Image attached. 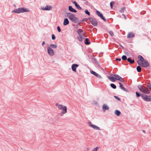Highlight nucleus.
<instances>
[{
    "label": "nucleus",
    "mask_w": 151,
    "mask_h": 151,
    "mask_svg": "<svg viewBox=\"0 0 151 151\" xmlns=\"http://www.w3.org/2000/svg\"><path fill=\"white\" fill-rule=\"evenodd\" d=\"M114 113L117 116H118L121 113L119 111L117 110H116L115 111Z\"/></svg>",
    "instance_id": "23"
},
{
    "label": "nucleus",
    "mask_w": 151,
    "mask_h": 151,
    "mask_svg": "<svg viewBox=\"0 0 151 151\" xmlns=\"http://www.w3.org/2000/svg\"><path fill=\"white\" fill-rule=\"evenodd\" d=\"M114 89H116V86L113 83H111L110 85Z\"/></svg>",
    "instance_id": "29"
},
{
    "label": "nucleus",
    "mask_w": 151,
    "mask_h": 151,
    "mask_svg": "<svg viewBox=\"0 0 151 151\" xmlns=\"http://www.w3.org/2000/svg\"><path fill=\"white\" fill-rule=\"evenodd\" d=\"M57 29L58 32H61V29L60 27L59 26H58L57 27Z\"/></svg>",
    "instance_id": "39"
},
{
    "label": "nucleus",
    "mask_w": 151,
    "mask_h": 151,
    "mask_svg": "<svg viewBox=\"0 0 151 151\" xmlns=\"http://www.w3.org/2000/svg\"><path fill=\"white\" fill-rule=\"evenodd\" d=\"M142 61H143L141 60H138L137 61V63L138 65L141 66Z\"/></svg>",
    "instance_id": "32"
},
{
    "label": "nucleus",
    "mask_w": 151,
    "mask_h": 151,
    "mask_svg": "<svg viewBox=\"0 0 151 151\" xmlns=\"http://www.w3.org/2000/svg\"><path fill=\"white\" fill-rule=\"evenodd\" d=\"M113 76L115 78L116 80H118L122 82L124 81V80L120 76L117 74H114Z\"/></svg>",
    "instance_id": "11"
},
{
    "label": "nucleus",
    "mask_w": 151,
    "mask_h": 151,
    "mask_svg": "<svg viewBox=\"0 0 151 151\" xmlns=\"http://www.w3.org/2000/svg\"><path fill=\"white\" fill-rule=\"evenodd\" d=\"M45 44V41H43L42 43V45L43 46Z\"/></svg>",
    "instance_id": "46"
},
{
    "label": "nucleus",
    "mask_w": 151,
    "mask_h": 151,
    "mask_svg": "<svg viewBox=\"0 0 151 151\" xmlns=\"http://www.w3.org/2000/svg\"><path fill=\"white\" fill-rule=\"evenodd\" d=\"M138 58L139 59V60H141L143 61V60H144V58H143V57L141 55H139L138 56Z\"/></svg>",
    "instance_id": "30"
},
{
    "label": "nucleus",
    "mask_w": 151,
    "mask_h": 151,
    "mask_svg": "<svg viewBox=\"0 0 151 151\" xmlns=\"http://www.w3.org/2000/svg\"><path fill=\"white\" fill-rule=\"evenodd\" d=\"M79 66L78 65L76 64H73L71 68L72 70L74 72H76V68L77 67H78Z\"/></svg>",
    "instance_id": "13"
},
{
    "label": "nucleus",
    "mask_w": 151,
    "mask_h": 151,
    "mask_svg": "<svg viewBox=\"0 0 151 151\" xmlns=\"http://www.w3.org/2000/svg\"><path fill=\"white\" fill-rule=\"evenodd\" d=\"M66 14L68 18L72 22L76 23L79 21L78 18L75 17V15L72 13L70 12L67 13Z\"/></svg>",
    "instance_id": "3"
},
{
    "label": "nucleus",
    "mask_w": 151,
    "mask_h": 151,
    "mask_svg": "<svg viewBox=\"0 0 151 151\" xmlns=\"http://www.w3.org/2000/svg\"><path fill=\"white\" fill-rule=\"evenodd\" d=\"M137 71L139 72H140L141 71V68L139 66H138L137 67Z\"/></svg>",
    "instance_id": "27"
},
{
    "label": "nucleus",
    "mask_w": 151,
    "mask_h": 151,
    "mask_svg": "<svg viewBox=\"0 0 151 151\" xmlns=\"http://www.w3.org/2000/svg\"><path fill=\"white\" fill-rule=\"evenodd\" d=\"M121 58H116V61H117L118 60L119 61H120L121 60Z\"/></svg>",
    "instance_id": "45"
},
{
    "label": "nucleus",
    "mask_w": 151,
    "mask_h": 151,
    "mask_svg": "<svg viewBox=\"0 0 151 151\" xmlns=\"http://www.w3.org/2000/svg\"><path fill=\"white\" fill-rule=\"evenodd\" d=\"M108 78L112 82H115L116 81L115 78L113 76H108Z\"/></svg>",
    "instance_id": "19"
},
{
    "label": "nucleus",
    "mask_w": 151,
    "mask_h": 151,
    "mask_svg": "<svg viewBox=\"0 0 151 151\" xmlns=\"http://www.w3.org/2000/svg\"><path fill=\"white\" fill-rule=\"evenodd\" d=\"M52 38L53 40H54L55 39V37L54 34H52Z\"/></svg>",
    "instance_id": "38"
},
{
    "label": "nucleus",
    "mask_w": 151,
    "mask_h": 151,
    "mask_svg": "<svg viewBox=\"0 0 151 151\" xmlns=\"http://www.w3.org/2000/svg\"><path fill=\"white\" fill-rule=\"evenodd\" d=\"M85 13L86 14L88 15H90V13L87 10H85Z\"/></svg>",
    "instance_id": "33"
},
{
    "label": "nucleus",
    "mask_w": 151,
    "mask_h": 151,
    "mask_svg": "<svg viewBox=\"0 0 151 151\" xmlns=\"http://www.w3.org/2000/svg\"><path fill=\"white\" fill-rule=\"evenodd\" d=\"M127 60L128 62H130V63L131 64L133 63L134 62V59L132 60L130 58H128L127 59Z\"/></svg>",
    "instance_id": "24"
},
{
    "label": "nucleus",
    "mask_w": 151,
    "mask_h": 151,
    "mask_svg": "<svg viewBox=\"0 0 151 151\" xmlns=\"http://www.w3.org/2000/svg\"><path fill=\"white\" fill-rule=\"evenodd\" d=\"M135 37V35L132 32H129L127 35V38H131L134 37Z\"/></svg>",
    "instance_id": "15"
},
{
    "label": "nucleus",
    "mask_w": 151,
    "mask_h": 151,
    "mask_svg": "<svg viewBox=\"0 0 151 151\" xmlns=\"http://www.w3.org/2000/svg\"><path fill=\"white\" fill-rule=\"evenodd\" d=\"M114 97L116 99H117L118 100H120V99L118 97V96H114Z\"/></svg>",
    "instance_id": "41"
},
{
    "label": "nucleus",
    "mask_w": 151,
    "mask_h": 151,
    "mask_svg": "<svg viewBox=\"0 0 151 151\" xmlns=\"http://www.w3.org/2000/svg\"><path fill=\"white\" fill-rule=\"evenodd\" d=\"M96 12L97 14L99 17H100V18L103 20L104 21L106 22V19L105 18L102 14L98 10H96Z\"/></svg>",
    "instance_id": "9"
},
{
    "label": "nucleus",
    "mask_w": 151,
    "mask_h": 151,
    "mask_svg": "<svg viewBox=\"0 0 151 151\" xmlns=\"http://www.w3.org/2000/svg\"><path fill=\"white\" fill-rule=\"evenodd\" d=\"M119 84L120 85L119 87L120 88L123 90L124 91H125L127 92L128 90L125 89L123 87V85L121 83V82H119Z\"/></svg>",
    "instance_id": "17"
},
{
    "label": "nucleus",
    "mask_w": 151,
    "mask_h": 151,
    "mask_svg": "<svg viewBox=\"0 0 151 151\" xmlns=\"http://www.w3.org/2000/svg\"><path fill=\"white\" fill-rule=\"evenodd\" d=\"M90 73L93 75H95V76H96L97 77L99 78H102V77L100 75H99L97 73H96V72H95L93 70H91Z\"/></svg>",
    "instance_id": "14"
},
{
    "label": "nucleus",
    "mask_w": 151,
    "mask_h": 151,
    "mask_svg": "<svg viewBox=\"0 0 151 151\" xmlns=\"http://www.w3.org/2000/svg\"><path fill=\"white\" fill-rule=\"evenodd\" d=\"M50 47L52 48H56L57 47V46L56 45L54 44H51L50 45Z\"/></svg>",
    "instance_id": "26"
},
{
    "label": "nucleus",
    "mask_w": 151,
    "mask_h": 151,
    "mask_svg": "<svg viewBox=\"0 0 151 151\" xmlns=\"http://www.w3.org/2000/svg\"><path fill=\"white\" fill-rule=\"evenodd\" d=\"M73 3L75 4V5L76 6L78 4H77V2L75 1H74L73 2Z\"/></svg>",
    "instance_id": "43"
},
{
    "label": "nucleus",
    "mask_w": 151,
    "mask_h": 151,
    "mask_svg": "<svg viewBox=\"0 0 151 151\" xmlns=\"http://www.w3.org/2000/svg\"><path fill=\"white\" fill-rule=\"evenodd\" d=\"M68 9L69 11L71 12L75 13L77 12L76 10L73 8L71 6H68Z\"/></svg>",
    "instance_id": "16"
},
{
    "label": "nucleus",
    "mask_w": 151,
    "mask_h": 151,
    "mask_svg": "<svg viewBox=\"0 0 151 151\" xmlns=\"http://www.w3.org/2000/svg\"><path fill=\"white\" fill-rule=\"evenodd\" d=\"M29 11V9L24 7L19 8L18 9H16L12 12V13H16L17 14H19L21 13L24 12H28Z\"/></svg>",
    "instance_id": "2"
},
{
    "label": "nucleus",
    "mask_w": 151,
    "mask_h": 151,
    "mask_svg": "<svg viewBox=\"0 0 151 151\" xmlns=\"http://www.w3.org/2000/svg\"><path fill=\"white\" fill-rule=\"evenodd\" d=\"M151 90V83H150L147 86Z\"/></svg>",
    "instance_id": "42"
},
{
    "label": "nucleus",
    "mask_w": 151,
    "mask_h": 151,
    "mask_svg": "<svg viewBox=\"0 0 151 151\" xmlns=\"http://www.w3.org/2000/svg\"><path fill=\"white\" fill-rule=\"evenodd\" d=\"M85 43L86 45H88L90 44V42L89 41V39L88 38H86L85 39Z\"/></svg>",
    "instance_id": "25"
},
{
    "label": "nucleus",
    "mask_w": 151,
    "mask_h": 151,
    "mask_svg": "<svg viewBox=\"0 0 151 151\" xmlns=\"http://www.w3.org/2000/svg\"><path fill=\"white\" fill-rule=\"evenodd\" d=\"M76 7L77 8L81 10L82 9V8L78 4Z\"/></svg>",
    "instance_id": "35"
},
{
    "label": "nucleus",
    "mask_w": 151,
    "mask_h": 151,
    "mask_svg": "<svg viewBox=\"0 0 151 151\" xmlns=\"http://www.w3.org/2000/svg\"><path fill=\"white\" fill-rule=\"evenodd\" d=\"M120 47H122V49H123L124 48V47L123 46H122L121 45H120Z\"/></svg>",
    "instance_id": "47"
},
{
    "label": "nucleus",
    "mask_w": 151,
    "mask_h": 151,
    "mask_svg": "<svg viewBox=\"0 0 151 151\" xmlns=\"http://www.w3.org/2000/svg\"><path fill=\"white\" fill-rule=\"evenodd\" d=\"M69 23V21L67 18L64 19L63 24L64 25H66Z\"/></svg>",
    "instance_id": "20"
},
{
    "label": "nucleus",
    "mask_w": 151,
    "mask_h": 151,
    "mask_svg": "<svg viewBox=\"0 0 151 151\" xmlns=\"http://www.w3.org/2000/svg\"><path fill=\"white\" fill-rule=\"evenodd\" d=\"M86 149L87 151H88L89 150V148H87Z\"/></svg>",
    "instance_id": "48"
},
{
    "label": "nucleus",
    "mask_w": 151,
    "mask_h": 151,
    "mask_svg": "<svg viewBox=\"0 0 151 151\" xmlns=\"http://www.w3.org/2000/svg\"><path fill=\"white\" fill-rule=\"evenodd\" d=\"M149 66V64L147 61L145 60H143L142 62L141 66L146 67Z\"/></svg>",
    "instance_id": "12"
},
{
    "label": "nucleus",
    "mask_w": 151,
    "mask_h": 151,
    "mask_svg": "<svg viewBox=\"0 0 151 151\" xmlns=\"http://www.w3.org/2000/svg\"><path fill=\"white\" fill-rule=\"evenodd\" d=\"M125 8L124 7H122L121 9L120 10L119 12L121 13H124L125 10Z\"/></svg>",
    "instance_id": "28"
},
{
    "label": "nucleus",
    "mask_w": 151,
    "mask_h": 151,
    "mask_svg": "<svg viewBox=\"0 0 151 151\" xmlns=\"http://www.w3.org/2000/svg\"><path fill=\"white\" fill-rule=\"evenodd\" d=\"M136 96L137 97H139L140 96H141V95H140V94L138 92H136Z\"/></svg>",
    "instance_id": "36"
},
{
    "label": "nucleus",
    "mask_w": 151,
    "mask_h": 151,
    "mask_svg": "<svg viewBox=\"0 0 151 151\" xmlns=\"http://www.w3.org/2000/svg\"><path fill=\"white\" fill-rule=\"evenodd\" d=\"M88 19L91 23L94 26H96L97 25V22L95 19L91 17L89 18Z\"/></svg>",
    "instance_id": "6"
},
{
    "label": "nucleus",
    "mask_w": 151,
    "mask_h": 151,
    "mask_svg": "<svg viewBox=\"0 0 151 151\" xmlns=\"http://www.w3.org/2000/svg\"><path fill=\"white\" fill-rule=\"evenodd\" d=\"M47 51L49 55L51 56L53 55L54 54V51L51 47H47Z\"/></svg>",
    "instance_id": "8"
},
{
    "label": "nucleus",
    "mask_w": 151,
    "mask_h": 151,
    "mask_svg": "<svg viewBox=\"0 0 151 151\" xmlns=\"http://www.w3.org/2000/svg\"><path fill=\"white\" fill-rule=\"evenodd\" d=\"M109 34L112 36H113L114 35V33L112 31H110L109 32Z\"/></svg>",
    "instance_id": "40"
},
{
    "label": "nucleus",
    "mask_w": 151,
    "mask_h": 151,
    "mask_svg": "<svg viewBox=\"0 0 151 151\" xmlns=\"http://www.w3.org/2000/svg\"><path fill=\"white\" fill-rule=\"evenodd\" d=\"M145 130H143V132H144V133H145Z\"/></svg>",
    "instance_id": "49"
},
{
    "label": "nucleus",
    "mask_w": 151,
    "mask_h": 151,
    "mask_svg": "<svg viewBox=\"0 0 151 151\" xmlns=\"http://www.w3.org/2000/svg\"><path fill=\"white\" fill-rule=\"evenodd\" d=\"M103 110L104 111L106 110H108L109 109V107L105 104H104L103 106Z\"/></svg>",
    "instance_id": "21"
},
{
    "label": "nucleus",
    "mask_w": 151,
    "mask_h": 151,
    "mask_svg": "<svg viewBox=\"0 0 151 151\" xmlns=\"http://www.w3.org/2000/svg\"><path fill=\"white\" fill-rule=\"evenodd\" d=\"M128 53L127 52H125V54H127V53Z\"/></svg>",
    "instance_id": "50"
},
{
    "label": "nucleus",
    "mask_w": 151,
    "mask_h": 151,
    "mask_svg": "<svg viewBox=\"0 0 151 151\" xmlns=\"http://www.w3.org/2000/svg\"><path fill=\"white\" fill-rule=\"evenodd\" d=\"M122 15L124 16V18L125 19H127V17L125 14H122Z\"/></svg>",
    "instance_id": "44"
},
{
    "label": "nucleus",
    "mask_w": 151,
    "mask_h": 151,
    "mask_svg": "<svg viewBox=\"0 0 151 151\" xmlns=\"http://www.w3.org/2000/svg\"><path fill=\"white\" fill-rule=\"evenodd\" d=\"M114 4V2L113 1H111L110 3V6L111 8L113 7V5Z\"/></svg>",
    "instance_id": "37"
},
{
    "label": "nucleus",
    "mask_w": 151,
    "mask_h": 151,
    "mask_svg": "<svg viewBox=\"0 0 151 151\" xmlns=\"http://www.w3.org/2000/svg\"><path fill=\"white\" fill-rule=\"evenodd\" d=\"M83 35L79 36L77 37V39L80 42H81L83 41ZM83 39H84V38H83Z\"/></svg>",
    "instance_id": "22"
},
{
    "label": "nucleus",
    "mask_w": 151,
    "mask_h": 151,
    "mask_svg": "<svg viewBox=\"0 0 151 151\" xmlns=\"http://www.w3.org/2000/svg\"><path fill=\"white\" fill-rule=\"evenodd\" d=\"M99 148V147H96L95 148L93 149L92 151H97Z\"/></svg>",
    "instance_id": "34"
},
{
    "label": "nucleus",
    "mask_w": 151,
    "mask_h": 151,
    "mask_svg": "<svg viewBox=\"0 0 151 151\" xmlns=\"http://www.w3.org/2000/svg\"><path fill=\"white\" fill-rule=\"evenodd\" d=\"M83 32L84 30L81 29H79L77 30V32L79 36L83 35L82 33Z\"/></svg>",
    "instance_id": "18"
},
{
    "label": "nucleus",
    "mask_w": 151,
    "mask_h": 151,
    "mask_svg": "<svg viewBox=\"0 0 151 151\" xmlns=\"http://www.w3.org/2000/svg\"><path fill=\"white\" fill-rule=\"evenodd\" d=\"M122 59L123 60H127V56L126 55H123L122 56Z\"/></svg>",
    "instance_id": "31"
},
{
    "label": "nucleus",
    "mask_w": 151,
    "mask_h": 151,
    "mask_svg": "<svg viewBox=\"0 0 151 151\" xmlns=\"http://www.w3.org/2000/svg\"><path fill=\"white\" fill-rule=\"evenodd\" d=\"M88 123L89 124V125L90 127L93 128L95 129L98 130H100V129L99 127H98L97 126L93 124L91 122H89Z\"/></svg>",
    "instance_id": "7"
},
{
    "label": "nucleus",
    "mask_w": 151,
    "mask_h": 151,
    "mask_svg": "<svg viewBox=\"0 0 151 151\" xmlns=\"http://www.w3.org/2000/svg\"><path fill=\"white\" fill-rule=\"evenodd\" d=\"M52 9V7L50 5H46L45 7L42 6L41 7V9L43 10L49 11Z\"/></svg>",
    "instance_id": "10"
},
{
    "label": "nucleus",
    "mask_w": 151,
    "mask_h": 151,
    "mask_svg": "<svg viewBox=\"0 0 151 151\" xmlns=\"http://www.w3.org/2000/svg\"><path fill=\"white\" fill-rule=\"evenodd\" d=\"M138 87L140 91L146 94H148L150 93V91L145 86L139 85Z\"/></svg>",
    "instance_id": "4"
},
{
    "label": "nucleus",
    "mask_w": 151,
    "mask_h": 151,
    "mask_svg": "<svg viewBox=\"0 0 151 151\" xmlns=\"http://www.w3.org/2000/svg\"><path fill=\"white\" fill-rule=\"evenodd\" d=\"M56 106L59 109L62 111L61 113V116H63V115L67 112V108L66 106L60 104L58 103L56 104Z\"/></svg>",
    "instance_id": "1"
},
{
    "label": "nucleus",
    "mask_w": 151,
    "mask_h": 151,
    "mask_svg": "<svg viewBox=\"0 0 151 151\" xmlns=\"http://www.w3.org/2000/svg\"><path fill=\"white\" fill-rule=\"evenodd\" d=\"M141 96L142 98L145 101H151V95L148 96L145 94H142L141 95Z\"/></svg>",
    "instance_id": "5"
},
{
    "label": "nucleus",
    "mask_w": 151,
    "mask_h": 151,
    "mask_svg": "<svg viewBox=\"0 0 151 151\" xmlns=\"http://www.w3.org/2000/svg\"><path fill=\"white\" fill-rule=\"evenodd\" d=\"M82 21H84V19L83 20H82Z\"/></svg>",
    "instance_id": "51"
}]
</instances>
